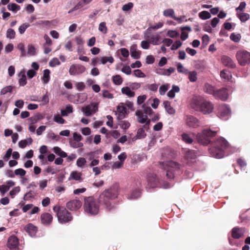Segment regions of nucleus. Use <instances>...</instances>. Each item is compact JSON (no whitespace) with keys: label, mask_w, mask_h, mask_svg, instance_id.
Masks as SVG:
<instances>
[{"label":"nucleus","mask_w":250,"mask_h":250,"mask_svg":"<svg viewBox=\"0 0 250 250\" xmlns=\"http://www.w3.org/2000/svg\"><path fill=\"white\" fill-rule=\"evenodd\" d=\"M182 138L183 141L188 144H191L193 142V139L190 135L187 133H183L182 135Z\"/></svg>","instance_id":"e433bc0d"},{"label":"nucleus","mask_w":250,"mask_h":250,"mask_svg":"<svg viewBox=\"0 0 250 250\" xmlns=\"http://www.w3.org/2000/svg\"><path fill=\"white\" fill-rule=\"evenodd\" d=\"M85 69V67L81 64H72L69 68V73L70 75H79L83 73Z\"/></svg>","instance_id":"1a4fd4ad"},{"label":"nucleus","mask_w":250,"mask_h":250,"mask_svg":"<svg viewBox=\"0 0 250 250\" xmlns=\"http://www.w3.org/2000/svg\"><path fill=\"white\" fill-rule=\"evenodd\" d=\"M85 4H86L83 1H79L73 8H72L68 11V13H71L74 11L77 10L81 8Z\"/></svg>","instance_id":"49530a36"},{"label":"nucleus","mask_w":250,"mask_h":250,"mask_svg":"<svg viewBox=\"0 0 250 250\" xmlns=\"http://www.w3.org/2000/svg\"><path fill=\"white\" fill-rule=\"evenodd\" d=\"M175 69L174 67H169L168 69L164 70L163 72L161 73H159V74L166 75V76H170L171 73H173L175 72Z\"/></svg>","instance_id":"8fccbe9b"},{"label":"nucleus","mask_w":250,"mask_h":250,"mask_svg":"<svg viewBox=\"0 0 250 250\" xmlns=\"http://www.w3.org/2000/svg\"><path fill=\"white\" fill-rule=\"evenodd\" d=\"M169 88V84H166L161 85L159 88L160 95H164Z\"/></svg>","instance_id":"864d4df0"},{"label":"nucleus","mask_w":250,"mask_h":250,"mask_svg":"<svg viewBox=\"0 0 250 250\" xmlns=\"http://www.w3.org/2000/svg\"><path fill=\"white\" fill-rule=\"evenodd\" d=\"M98 103L92 102L89 104L82 107L81 110L85 116H90L98 111Z\"/></svg>","instance_id":"6e6552de"},{"label":"nucleus","mask_w":250,"mask_h":250,"mask_svg":"<svg viewBox=\"0 0 250 250\" xmlns=\"http://www.w3.org/2000/svg\"><path fill=\"white\" fill-rule=\"evenodd\" d=\"M75 86L78 90L82 91L84 89L85 85L83 82H77L75 83Z\"/></svg>","instance_id":"052dcab7"},{"label":"nucleus","mask_w":250,"mask_h":250,"mask_svg":"<svg viewBox=\"0 0 250 250\" xmlns=\"http://www.w3.org/2000/svg\"><path fill=\"white\" fill-rule=\"evenodd\" d=\"M143 110H142L145 115H151L152 113H154V111L152 109L149 107L147 106L146 104H144L142 105Z\"/></svg>","instance_id":"c9c22d12"},{"label":"nucleus","mask_w":250,"mask_h":250,"mask_svg":"<svg viewBox=\"0 0 250 250\" xmlns=\"http://www.w3.org/2000/svg\"><path fill=\"white\" fill-rule=\"evenodd\" d=\"M83 208L85 212L91 215H96L99 210L98 201L92 196L84 199Z\"/></svg>","instance_id":"7ed1b4c3"},{"label":"nucleus","mask_w":250,"mask_h":250,"mask_svg":"<svg viewBox=\"0 0 250 250\" xmlns=\"http://www.w3.org/2000/svg\"><path fill=\"white\" fill-rule=\"evenodd\" d=\"M160 38V36L158 34H157L155 35H152L150 37H147L146 38V39L149 41L150 43L154 45H157L159 43Z\"/></svg>","instance_id":"c85d7f7f"},{"label":"nucleus","mask_w":250,"mask_h":250,"mask_svg":"<svg viewBox=\"0 0 250 250\" xmlns=\"http://www.w3.org/2000/svg\"><path fill=\"white\" fill-rule=\"evenodd\" d=\"M21 188L19 186L16 187L10 191V195L12 198H13L14 196L20 191Z\"/></svg>","instance_id":"e2e57ef3"},{"label":"nucleus","mask_w":250,"mask_h":250,"mask_svg":"<svg viewBox=\"0 0 250 250\" xmlns=\"http://www.w3.org/2000/svg\"><path fill=\"white\" fill-rule=\"evenodd\" d=\"M119 193V186L117 184H114L112 186L105 189L99 196L98 199L99 203L103 205L108 211L111 210L115 208L112 205L111 201L116 199Z\"/></svg>","instance_id":"f257e3e1"},{"label":"nucleus","mask_w":250,"mask_h":250,"mask_svg":"<svg viewBox=\"0 0 250 250\" xmlns=\"http://www.w3.org/2000/svg\"><path fill=\"white\" fill-rule=\"evenodd\" d=\"M167 35L171 38H175L179 35V33L175 30H168Z\"/></svg>","instance_id":"774afa93"},{"label":"nucleus","mask_w":250,"mask_h":250,"mask_svg":"<svg viewBox=\"0 0 250 250\" xmlns=\"http://www.w3.org/2000/svg\"><path fill=\"white\" fill-rule=\"evenodd\" d=\"M163 15L166 17H169L176 21H179L180 19L175 16V12L173 9H167L163 11Z\"/></svg>","instance_id":"b1692460"},{"label":"nucleus","mask_w":250,"mask_h":250,"mask_svg":"<svg viewBox=\"0 0 250 250\" xmlns=\"http://www.w3.org/2000/svg\"><path fill=\"white\" fill-rule=\"evenodd\" d=\"M191 106L196 110H200L205 114L211 113L213 109V105L210 102L197 98L192 99Z\"/></svg>","instance_id":"f03ea898"},{"label":"nucleus","mask_w":250,"mask_h":250,"mask_svg":"<svg viewBox=\"0 0 250 250\" xmlns=\"http://www.w3.org/2000/svg\"><path fill=\"white\" fill-rule=\"evenodd\" d=\"M236 58L241 66L250 63V53L246 50H239L236 54Z\"/></svg>","instance_id":"0eeeda50"},{"label":"nucleus","mask_w":250,"mask_h":250,"mask_svg":"<svg viewBox=\"0 0 250 250\" xmlns=\"http://www.w3.org/2000/svg\"><path fill=\"white\" fill-rule=\"evenodd\" d=\"M50 72L49 69H46L43 71V75L42 80L44 83H48L50 79Z\"/></svg>","instance_id":"f704fd0d"},{"label":"nucleus","mask_w":250,"mask_h":250,"mask_svg":"<svg viewBox=\"0 0 250 250\" xmlns=\"http://www.w3.org/2000/svg\"><path fill=\"white\" fill-rule=\"evenodd\" d=\"M18 244L19 240L18 238L16 236L13 235L9 238L7 246L11 250H16L18 247Z\"/></svg>","instance_id":"dca6fc26"},{"label":"nucleus","mask_w":250,"mask_h":250,"mask_svg":"<svg viewBox=\"0 0 250 250\" xmlns=\"http://www.w3.org/2000/svg\"><path fill=\"white\" fill-rule=\"evenodd\" d=\"M141 195V192L138 189L133 190L128 196V198L130 199H135L139 197Z\"/></svg>","instance_id":"a18cd8bd"},{"label":"nucleus","mask_w":250,"mask_h":250,"mask_svg":"<svg viewBox=\"0 0 250 250\" xmlns=\"http://www.w3.org/2000/svg\"><path fill=\"white\" fill-rule=\"evenodd\" d=\"M54 122L60 124H63L65 123V121L63 119L60 115H57L54 116Z\"/></svg>","instance_id":"4d7b16f0"},{"label":"nucleus","mask_w":250,"mask_h":250,"mask_svg":"<svg viewBox=\"0 0 250 250\" xmlns=\"http://www.w3.org/2000/svg\"><path fill=\"white\" fill-rule=\"evenodd\" d=\"M228 89L227 88H222L220 89V100L225 101L228 99Z\"/></svg>","instance_id":"2f4dec72"},{"label":"nucleus","mask_w":250,"mask_h":250,"mask_svg":"<svg viewBox=\"0 0 250 250\" xmlns=\"http://www.w3.org/2000/svg\"><path fill=\"white\" fill-rule=\"evenodd\" d=\"M100 61L103 64H105L107 62L112 63L114 61V59L112 56L102 57L100 58Z\"/></svg>","instance_id":"4c0bfd02"},{"label":"nucleus","mask_w":250,"mask_h":250,"mask_svg":"<svg viewBox=\"0 0 250 250\" xmlns=\"http://www.w3.org/2000/svg\"><path fill=\"white\" fill-rule=\"evenodd\" d=\"M130 55L133 59H138L140 58L141 52L137 50L136 44H133L130 47Z\"/></svg>","instance_id":"412c9836"},{"label":"nucleus","mask_w":250,"mask_h":250,"mask_svg":"<svg viewBox=\"0 0 250 250\" xmlns=\"http://www.w3.org/2000/svg\"><path fill=\"white\" fill-rule=\"evenodd\" d=\"M99 30L103 34H106L107 32V28L106 26V23L104 21L100 23L99 26Z\"/></svg>","instance_id":"de8ad7c7"},{"label":"nucleus","mask_w":250,"mask_h":250,"mask_svg":"<svg viewBox=\"0 0 250 250\" xmlns=\"http://www.w3.org/2000/svg\"><path fill=\"white\" fill-rule=\"evenodd\" d=\"M145 87L146 89H148L152 91H156L158 87V85L156 83L147 84L145 86Z\"/></svg>","instance_id":"3c124183"},{"label":"nucleus","mask_w":250,"mask_h":250,"mask_svg":"<svg viewBox=\"0 0 250 250\" xmlns=\"http://www.w3.org/2000/svg\"><path fill=\"white\" fill-rule=\"evenodd\" d=\"M70 145L73 148L81 147L83 146V144L77 141H70L69 142Z\"/></svg>","instance_id":"09e8293b"},{"label":"nucleus","mask_w":250,"mask_h":250,"mask_svg":"<svg viewBox=\"0 0 250 250\" xmlns=\"http://www.w3.org/2000/svg\"><path fill=\"white\" fill-rule=\"evenodd\" d=\"M230 39L231 41L238 42H239L241 39V36L239 34H235V33H232L230 36Z\"/></svg>","instance_id":"6e6d98bb"},{"label":"nucleus","mask_w":250,"mask_h":250,"mask_svg":"<svg viewBox=\"0 0 250 250\" xmlns=\"http://www.w3.org/2000/svg\"><path fill=\"white\" fill-rule=\"evenodd\" d=\"M14 173L16 175H20L22 177L25 175L26 171L22 168H18L15 170Z\"/></svg>","instance_id":"0e129e2a"},{"label":"nucleus","mask_w":250,"mask_h":250,"mask_svg":"<svg viewBox=\"0 0 250 250\" xmlns=\"http://www.w3.org/2000/svg\"><path fill=\"white\" fill-rule=\"evenodd\" d=\"M186 124L188 126L194 128L199 126L200 125L199 120L196 118L191 115L187 116Z\"/></svg>","instance_id":"f3484780"},{"label":"nucleus","mask_w":250,"mask_h":250,"mask_svg":"<svg viewBox=\"0 0 250 250\" xmlns=\"http://www.w3.org/2000/svg\"><path fill=\"white\" fill-rule=\"evenodd\" d=\"M135 115L137 116L138 122L141 124L145 123L148 118L147 115L144 114L142 110H137Z\"/></svg>","instance_id":"aec40b11"},{"label":"nucleus","mask_w":250,"mask_h":250,"mask_svg":"<svg viewBox=\"0 0 250 250\" xmlns=\"http://www.w3.org/2000/svg\"><path fill=\"white\" fill-rule=\"evenodd\" d=\"M30 26L28 23H24L21 25L19 28V31L20 34H22L25 32V30Z\"/></svg>","instance_id":"bf43d9fd"},{"label":"nucleus","mask_w":250,"mask_h":250,"mask_svg":"<svg viewBox=\"0 0 250 250\" xmlns=\"http://www.w3.org/2000/svg\"><path fill=\"white\" fill-rule=\"evenodd\" d=\"M52 215L47 212L43 213L41 215V221L42 224L44 226H49L52 222Z\"/></svg>","instance_id":"2eb2a0df"},{"label":"nucleus","mask_w":250,"mask_h":250,"mask_svg":"<svg viewBox=\"0 0 250 250\" xmlns=\"http://www.w3.org/2000/svg\"><path fill=\"white\" fill-rule=\"evenodd\" d=\"M24 229L30 236L32 237L35 236L38 228L32 224L29 223L25 227Z\"/></svg>","instance_id":"6ab92c4d"},{"label":"nucleus","mask_w":250,"mask_h":250,"mask_svg":"<svg viewBox=\"0 0 250 250\" xmlns=\"http://www.w3.org/2000/svg\"><path fill=\"white\" fill-rule=\"evenodd\" d=\"M146 136V133L145 130L143 128H140L138 129L136 135L132 138V140L134 141L137 139H143Z\"/></svg>","instance_id":"7c9ffc66"},{"label":"nucleus","mask_w":250,"mask_h":250,"mask_svg":"<svg viewBox=\"0 0 250 250\" xmlns=\"http://www.w3.org/2000/svg\"><path fill=\"white\" fill-rule=\"evenodd\" d=\"M118 114L117 118L118 120H122L125 117L126 114V108L123 105H119L117 107Z\"/></svg>","instance_id":"a878e982"},{"label":"nucleus","mask_w":250,"mask_h":250,"mask_svg":"<svg viewBox=\"0 0 250 250\" xmlns=\"http://www.w3.org/2000/svg\"><path fill=\"white\" fill-rule=\"evenodd\" d=\"M221 62L225 66L234 69L236 68V64L229 57L223 55L221 57Z\"/></svg>","instance_id":"4468645a"},{"label":"nucleus","mask_w":250,"mask_h":250,"mask_svg":"<svg viewBox=\"0 0 250 250\" xmlns=\"http://www.w3.org/2000/svg\"><path fill=\"white\" fill-rule=\"evenodd\" d=\"M164 107L167 112L169 114H174L175 113V110L171 106L170 103L167 101H165L163 103Z\"/></svg>","instance_id":"bb28decb"},{"label":"nucleus","mask_w":250,"mask_h":250,"mask_svg":"<svg viewBox=\"0 0 250 250\" xmlns=\"http://www.w3.org/2000/svg\"><path fill=\"white\" fill-rule=\"evenodd\" d=\"M232 153V148L228 142L220 136V159Z\"/></svg>","instance_id":"423d86ee"},{"label":"nucleus","mask_w":250,"mask_h":250,"mask_svg":"<svg viewBox=\"0 0 250 250\" xmlns=\"http://www.w3.org/2000/svg\"><path fill=\"white\" fill-rule=\"evenodd\" d=\"M231 114L230 107L226 104H223L220 105V118L224 120H228Z\"/></svg>","instance_id":"9d476101"},{"label":"nucleus","mask_w":250,"mask_h":250,"mask_svg":"<svg viewBox=\"0 0 250 250\" xmlns=\"http://www.w3.org/2000/svg\"><path fill=\"white\" fill-rule=\"evenodd\" d=\"M133 7V3L130 2L127 4L124 5L122 7V10L124 11H127L132 8Z\"/></svg>","instance_id":"69168bd1"},{"label":"nucleus","mask_w":250,"mask_h":250,"mask_svg":"<svg viewBox=\"0 0 250 250\" xmlns=\"http://www.w3.org/2000/svg\"><path fill=\"white\" fill-rule=\"evenodd\" d=\"M15 35L16 33L15 31L11 28L8 29L6 32V37L10 39H14L15 37Z\"/></svg>","instance_id":"5fc2aeb1"},{"label":"nucleus","mask_w":250,"mask_h":250,"mask_svg":"<svg viewBox=\"0 0 250 250\" xmlns=\"http://www.w3.org/2000/svg\"><path fill=\"white\" fill-rule=\"evenodd\" d=\"M13 89V86L11 85H9L5 86L3 88H2L0 91V94L2 95H4L8 92H11Z\"/></svg>","instance_id":"13d9d810"},{"label":"nucleus","mask_w":250,"mask_h":250,"mask_svg":"<svg viewBox=\"0 0 250 250\" xmlns=\"http://www.w3.org/2000/svg\"><path fill=\"white\" fill-rule=\"evenodd\" d=\"M204 90L208 94L212 95L216 99L219 98V90L215 89L211 85L208 83L205 84Z\"/></svg>","instance_id":"a211bd4d"},{"label":"nucleus","mask_w":250,"mask_h":250,"mask_svg":"<svg viewBox=\"0 0 250 250\" xmlns=\"http://www.w3.org/2000/svg\"><path fill=\"white\" fill-rule=\"evenodd\" d=\"M121 127L123 129H126L128 128L130 125V123L125 121H122L120 122L119 124Z\"/></svg>","instance_id":"680f3d73"},{"label":"nucleus","mask_w":250,"mask_h":250,"mask_svg":"<svg viewBox=\"0 0 250 250\" xmlns=\"http://www.w3.org/2000/svg\"><path fill=\"white\" fill-rule=\"evenodd\" d=\"M7 8L9 10L12 11L13 12H15L20 10V6L19 5L14 3H10L7 5Z\"/></svg>","instance_id":"a19ab883"},{"label":"nucleus","mask_w":250,"mask_h":250,"mask_svg":"<svg viewBox=\"0 0 250 250\" xmlns=\"http://www.w3.org/2000/svg\"><path fill=\"white\" fill-rule=\"evenodd\" d=\"M82 174L77 171H72L70 174V177L75 180H81Z\"/></svg>","instance_id":"c03bdc74"},{"label":"nucleus","mask_w":250,"mask_h":250,"mask_svg":"<svg viewBox=\"0 0 250 250\" xmlns=\"http://www.w3.org/2000/svg\"><path fill=\"white\" fill-rule=\"evenodd\" d=\"M209 151L210 153L215 156L216 158L218 157L219 155V146L217 141L215 143H211L210 147L209 148Z\"/></svg>","instance_id":"4be33fe9"},{"label":"nucleus","mask_w":250,"mask_h":250,"mask_svg":"<svg viewBox=\"0 0 250 250\" xmlns=\"http://www.w3.org/2000/svg\"><path fill=\"white\" fill-rule=\"evenodd\" d=\"M197 152L193 150H188L185 153V157L187 160H192L196 158Z\"/></svg>","instance_id":"c756f323"},{"label":"nucleus","mask_w":250,"mask_h":250,"mask_svg":"<svg viewBox=\"0 0 250 250\" xmlns=\"http://www.w3.org/2000/svg\"><path fill=\"white\" fill-rule=\"evenodd\" d=\"M217 131H212L210 129H204L201 133L198 134L197 139L198 142L204 145L211 143V139L217 134Z\"/></svg>","instance_id":"39448f33"},{"label":"nucleus","mask_w":250,"mask_h":250,"mask_svg":"<svg viewBox=\"0 0 250 250\" xmlns=\"http://www.w3.org/2000/svg\"><path fill=\"white\" fill-rule=\"evenodd\" d=\"M168 165L170 167V168L167 170L166 175L168 179H173L174 178V169L179 170L180 165L178 163L173 161L169 162Z\"/></svg>","instance_id":"9b49d317"},{"label":"nucleus","mask_w":250,"mask_h":250,"mask_svg":"<svg viewBox=\"0 0 250 250\" xmlns=\"http://www.w3.org/2000/svg\"><path fill=\"white\" fill-rule=\"evenodd\" d=\"M245 232V229L244 228L235 227L231 229V234L233 238L238 239L244 235Z\"/></svg>","instance_id":"f8f14e48"},{"label":"nucleus","mask_w":250,"mask_h":250,"mask_svg":"<svg viewBox=\"0 0 250 250\" xmlns=\"http://www.w3.org/2000/svg\"><path fill=\"white\" fill-rule=\"evenodd\" d=\"M86 161L84 158L81 157L78 159L77 161V166L80 167H83L85 165Z\"/></svg>","instance_id":"603ef678"},{"label":"nucleus","mask_w":250,"mask_h":250,"mask_svg":"<svg viewBox=\"0 0 250 250\" xmlns=\"http://www.w3.org/2000/svg\"><path fill=\"white\" fill-rule=\"evenodd\" d=\"M121 91L123 94L127 96L128 97H133L135 96V92L131 90V88L125 86L122 88Z\"/></svg>","instance_id":"cd10ccee"},{"label":"nucleus","mask_w":250,"mask_h":250,"mask_svg":"<svg viewBox=\"0 0 250 250\" xmlns=\"http://www.w3.org/2000/svg\"><path fill=\"white\" fill-rule=\"evenodd\" d=\"M199 17L202 20H207L210 18L209 12L207 11H203L199 13Z\"/></svg>","instance_id":"58836bf2"},{"label":"nucleus","mask_w":250,"mask_h":250,"mask_svg":"<svg viewBox=\"0 0 250 250\" xmlns=\"http://www.w3.org/2000/svg\"><path fill=\"white\" fill-rule=\"evenodd\" d=\"M41 99L39 100V102H41V105H44L48 104L49 102V98L47 92L44 95Z\"/></svg>","instance_id":"37998d69"},{"label":"nucleus","mask_w":250,"mask_h":250,"mask_svg":"<svg viewBox=\"0 0 250 250\" xmlns=\"http://www.w3.org/2000/svg\"><path fill=\"white\" fill-rule=\"evenodd\" d=\"M20 79L19 80V83L20 86H24L27 83L26 76L25 75V72L24 70H22L20 71L18 74Z\"/></svg>","instance_id":"5701e85b"},{"label":"nucleus","mask_w":250,"mask_h":250,"mask_svg":"<svg viewBox=\"0 0 250 250\" xmlns=\"http://www.w3.org/2000/svg\"><path fill=\"white\" fill-rule=\"evenodd\" d=\"M82 203L81 201L78 199H74L66 203V208L71 210L75 211L79 209L82 206Z\"/></svg>","instance_id":"ddd939ff"},{"label":"nucleus","mask_w":250,"mask_h":250,"mask_svg":"<svg viewBox=\"0 0 250 250\" xmlns=\"http://www.w3.org/2000/svg\"><path fill=\"white\" fill-rule=\"evenodd\" d=\"M33 140L31 138L27 139L21 140L19 143V146L21 148H23L26 146L27 145H30L32 143Z\"/></svg>","instance_id":"473e14b6"},{"label":"nucleus","mask_w":250,"mask_h":250,"mask_svg":"<svg viewBox=\"0 0 250 250\" xmlns=\"http://www.w3.org/2000/svg\"><path fill=\"white\" fill-rule=\"evenodd\" d=\"M53 210L56 213L58 221L61 224L68 223L73 219L71 213L63 207L56 205Z\"/></svg>","instance_id":"20e7f679"},{"label":"nucleus","mask_w":250,"mask_h":250,"mask_svg":"<svg viewBox=\"0 0 250 250\" xmlns=\"http://www.w3.org/2000/svg\"><path fill=\"white\" fill-rule=\"evenodd\" d=\"M220 76L226 81H228L232 78L231 72L226 69H224L220 72Z\"/></svg>","instance_id":"393cba45"},{"label":"nucleus","mask_w":250,"mask_h":250,"mask_svg":"<svg viewBox=\"0 0 250 250\" xmlns=\"http://www.w3.org/2000/svg\"><path fill=\"white\" fill-rule=\"evenodd\" d=\"M188 74V78L191 82H195L197 81V72L195 71H188L187 72Z\"/></svg>","instance_id":"72a5a7b5"},{"label":"nucleus","mask_w":250,"mask_h":250,"mask_svg":"<svg viewBox=\"0 0 250 250\" xmlns=\"http://www.w3.org/2000/svg\"><path fill=\"white\" fill-rule=\"evenodd\" d=\"M112 80L114 83L116 85H120L123 83V79L119 75L113 76Z\"/></svg>","instance_id":"79ce46f5"},{"label":"nucleus","mask_w":250,"mask_h":250,"mask_svg":"<svg viewBox=\"0 0 250 250\" xmlns=\"http://www.w3.org/2000/svg\"><path fill=\"white\" fill-rule=\"evenodd\" d=\"M60 63H61L56 58H53L49 62V65L50 66H52V67H54L56 65H59L60 64Z\"/></svg>","instance_id":"338daca9"},{"label":"nucleus","mask_w":250,"mask_h":250,"mask_svg":"<svg viewBox=\"0 0 250 250\" xmlns=\"http://www.w3.org/2000/svg\"><path fill=\"white\" fill-rule=\"evenodd\" d=\"M237 16L242 22L246 21L250 18L249 14L246 13H237Z\"/></svg>","instance_id":"ea45409f"}]
</instances>
